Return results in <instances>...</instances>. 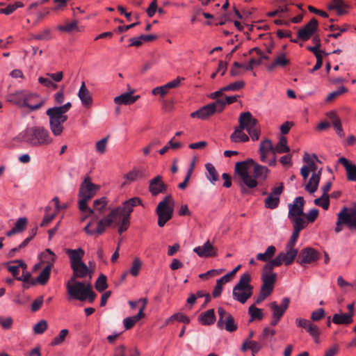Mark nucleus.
Wrapping results in <instances>:
<instances>
[{
	"label": "nucleus",
	"mask_w": 356,
	"mask_h": 356,
	"mask_svg": "<svg viewBox=\"0 0 356 356\" xmlns=\"http://www.w3.org/2000/svg\"><path fill=\"white\" fill-rule=\"evenodd\" d=\"M65 254L70 259V268L72 270V275L66 284L67 292L71 298L80 301L88 300L90 303L94 302L96 293L92 289L90 282H78L76 279L85 278L89 275L91 278V270L83 261L85 251L79 248L77 249H65Z\"/></svg>",
	"instance_id": "1"
},
{
	"label": "nucleus",
	"mask_w": 356,
	"mask_h": 356,
	"mask_svg": "<svg viewBox=\"0 0 356 356\" xmlns=\"http://www.w3.org/2000/svg\"><path fill=\"white\" fill-rule=\"evenodd\" d=\"M239 125L236 127L230 136V140L234 143L258 140L261 134L259 121L253 118L249 111L241 113L238 118Z\"/></svg>",
	"instance_id": "2"
},
{
	"label": "nucleus",
	"mask_w": 356,
	"mask_h": 356,
	"mask_svg": "<svg viewBox=\"0 0 356 356\" xmlns=\"http://www.w3.org/2000/svg\"><path fill=\"white\" fill-rule=\"evenodd\" d=\"M18 139L31 147H47L54 142L49 131L42 126H33L18 135Z\"/></svg>",
	"instance_id": "3"
},
{
	"label": "nucleus",
	"mask_w": 356,
	"mask_h": 356,
	"mask_svg": "<svg viewBox=\"0 0 356 356\" xmlns=\"http://www.w3.org/2000/svg\"><path fill=\"white\" fill-rule=\"evenodd\" d=\"M142 204V200L140 197H134L124 201L122 206L111 210L112 216H115L116 218L119 220V222L117 223L118 225V232L119 234H122L129 229L131 214L134 211V207Z\"/></svg>",
	"instance_id": "4"
},
{
	"label": "nucleus",
	"mask_w": 356,
	"mask_h": 356,
	"mask_svg": "<svg viewBox=\"0 0 356 356\" xmlns=\"http://www.w3.org/2000/svg\"><path fill=\"white\" fill-rule=\"evenodd\" d=\"M72 107L67 102L63 106H54L47 110L46 114L49 120V129L54 136H60L64 130L63 124L67 120V112Z\"/></svg>",
	"instance_id": "5"
},
{
	"label": "nucleus",
	"mask_w": 356,
	"mask_h": 356,
	"mask_svg": "<svg viewBox=\"0 0 356 356\" xmlns=\"http://www.w3.org/2000/svg\"><path fill=\"white\" fill-rule=\"evenodd\" d=\"M100 188L97 184L91 181L90 177H86L81 184L79 191V209L81 212H87L86 218L92 215L94 210L88 207V202L91 200Z\"/></svg>",
	"instance_id": "6"
},
{
	"label": "nucleus",
	"mask_w": 356,
	"mask_h": 356,
	"mask_svg": "<svg viewBox=\"0 0 356 356\" xmlns=\"http://www.w3.org/2000/svg\"><path fill=\"white\" fill-rule=\"evenodd\" d=\"M251 275L249 273H243L238 282L234 286L232 291L233 299L241 304H245L251 298L253 293V286L250 284Z\"/></svg>",
	"instance_id": "7"
},
{
	"label": "nucleus",
	"mask_w": 356,
	"mask_h": 356,
	"mask_svg": "<svg viewBox=\"0 0 356 356\" xmlns=\"http://www.w3.org/2000/svg\"><path fill=\"white\" fill-rule=\"evenodd\" d=\"M343 225H346L350 231H356V207L350 209L343 207L338 213L334 232H341Z\"/></svg>",
	"instance_id": "8"
},
{
	"label": "nucleus",
	"mask_w": 356,
	"mask_h": 356,
	"mask_svg": "<svg viewBox=\"0 0 356 356\" xmlns=\"http://www.w3.org/2000/svg\"><path fill=\"white\" fill-rule=\"evenodd\" d=\"M174 200L170 195L165 196L156 209L158 216V225L163 227L173 216Z\"/></svg>",
	"instance_id": "9"
},
{
	"label": "nucleus",
	"mask_w": 356,
	"mask_h": 356,
	"mask_svg": "<svg viewBox=\"0 0 356 356\" xmlns=\"http://www.w3.org/2000/svg\"><path fill=\"white\" fill-rule=\"evenodd\" d=\"M254 164L253 159H250L244 161L237 162L235 165V172L237 173L242 183L249 188H254L257 186L258 181L253 179L248 173V165Z\"/></svg>",
	"instance_id": "10"
},
{
	"label": "nucleus",
	"mask_w": 356,
	"mask_h": 356,
	"mask_svg": "<svg viewBox=\"0 0 356 356\" xmlns=\"http://www.w3.org/2000/svg\"><path fill=\"white\" fill-rule=\"evenodd\" d=\"M218 320L217 327L220 330H225L228 332H234L238 329V324L235 322L232 315L223 307L218 308Z\"/></svg>",
	"instance_id": "11"
},
{
	"label": "nucleus",
	"mask_w": 356,
	"mask_h": 356,
	"mask_svg": "<svg viewBox=\"0 0 356 356\" xmlns=\"http://www.w3.org/2000/svg\"><path fill=\"white\" fill-rule=\"evenodd\" d=\"M298 253V249H289L286 247L285 252H280L275 259L270 260L268 268L270 269L272 268L278 267L283 263L286 266H289L294 261Z\"/></svg>",
	"instance_id": "12"
},
{
	"label": "nucleus",
	"mask_w": 356,
	"mask_h": 356,
	"mask_svg": "<svg viewBox=\"0 0 356 356\" xmlns=\"http://www.w3.org/2000/svg\"><path fill=\"white\" fill-rule=\"evenodd\" d=\"M318 26V20L313 17L302 28L300 29L297 33L296 39H291V42L297 43L299 40L307 41L317 31Z\"/></svg>",
	"instance_id": "13"
},
{
	"label": "nucleus",
	"mask_w": 356,
	"mask_h": 356,
	"mask_svg": "<svg viewBox=\"0 0 356 356\" xmlns=\"http://www.w3.org/2000/svg\"><path fill=\"white\" fill-rule=\"evenodd\" d=\"M221 105L222 103L220 102H213L191 113V117L192 118H197L200 120H207L215 113H220V109L222 108Z\"/></svg>",
	"instance_id": "14"
},
{
	"label": "nucleus",
	"mask_w": 356,
	"mask_h": 356,
	"mask_svg": "<svg viewBox=\"0 0 356 356\" xmlns=\"http://www.w3.org/2000/svg\"><path fill=\"white\" fill-rule=\"evenodd\" d=\"M320 258V254L315 249L307 247L303 248L297 259V262L302 266H305V264H312L318 261Z\"/></svg>",
	"instance_id": "15"
},
{
	"label": "nucleus",
	"mask_w": 356,
	"mask_h": 356,
	"mask_svg": "<svg viewBox=\"0 0 356 356\" xmlns=\"http://www.w3.org/2000/svg\"><path fill=\"white\" fill-rule=\"evenodd\" d=\"M45 103V99L37 93L26 92L24 108H29V111L39 110Z\"/></svg>",
	"instance_id": "16"
},
{
	"label": "nucleus",
	"mask_w": 356,
	"mask_h": 356,
	"mask_svg": "<svg viewBox=\"0 0 356 356\" xmlns=\"http://www.w3.org/2000/svg\"><path fill=\"white\" fill-rule=\"evenodd\" d=\"M148 189L152 196H156L160 193H165L168 186L163 181L162 176L157 175L149 180Z\"/></svg>",
	"instance_id": "17"
},
{
	"label": "nucleus",
	"mask_w": 356,
	"mask_h": 356,
	"mask_svg": "<svg viewBox=\"0 0 356 356\" xmlns=\"http://www.w3.org/2000/svg\"><path fill=\"white\" fill-rule=\"evenodd\" d=\"M305 200L303 197L298 196L293 200V204H289V218L304 215Z\"/></svg>",
	"instance_id": "18"
},
{
	"label": "nucleus",
	"mask_w": 356,
	"mask_h": 356,
	"mask_svg": "<svg viewBox=\"0 0 356 356\" xmlns=\"http://www.w3.org/2000/svg\"><path fill=\"white\" fill-rule=\"evenodd\" d=\"M118 222L115 216H112V211H111L108 216L103 218L97 222V228L95 229V234L98 236L102 234L106 227H109L112 223H114L115 226H118V225H117Z\"/></svg>",
	"instance_id": "19"
},
{
	"label": "nucleus",
	"mask_w": 356,
	"mask_h": 356,
	"mask_svg": "<svg viewBox=\"0 0 356 356\" xmlns=\"http://www.w3.org/2000/svg\"><path fill=\"white\" fill-rule=\"evenodd\" d=\"M193 251L200 257H216L218 254L217 249L207 241L202 246L195 247Z\"/></svg>",
	"instance_id": "20"
},
{
	"label": "nucleus",
	"mask_w": 356,
	"mask_h": 356,
	"mask_svg": "<svg viewBox=\"0 0 356 356\" xmlns=\"http://www.w3.org/2000/svg\"><path fill=\"white\" fill-rule=\"evenodd\" d=\"M289 303L290 298L288 297H284L282 298L280 305H278L275 301L272 302L270 304V308L273 312L272 315L282 318L285 312L288 309Z\"/></svg>",
	"instance_id": "21"
},
{
	"label": "nucleus",
	"mask_w": 356,
	"mask_h": 356,
	"mask_svg": "<svg viewBox=\"0 0 356 356\" xmlns=\"http://www.w3.org/2000/svg\"><path fill=\"white\" fill-rule=\"evenodd\" d=\"M5 266L7 267L8 270L13 275V276L16 280L17 277H20L19 276L20 268L22 269V270H25L27 269L26 264L22 259H15L10 261L6 263Z\"/></svg>",
	"instance_id": "22"
},
{
	"label": "nucleus",
	"mask_w": 356,
	"mask_h": 356,
	"mask_svg": "<svg viewBox=\"0 0 356 356\" xmlns=\"http://www.w3.org/2000/svg\"><path fill=\"white\" fill-rule=\"evenodd\" d=\"M253 52H256L257 55L260 56V58L256 60L254 58H251L247 65H244V69L245 70H252L253 69V65H259L261 64L262 60H268L269 57L265 55L262 51L258 47L252 48L248 51L247 54H245L244 56H247L249 54H252Z\"/></svg>",
	"instance_id": "23"
},
{
	"label": "nucleus",
	"mask_w": 356,
	"mask_h": 356,
	"mask_svg": "<svg viewBox=\"0 0 356 356\" xmlns=\"http://www.w3.org/2000/svg\"><path fill=\"white\" fill-rule=\"evenodd\" d=\"M26 92L25 90H16L9 93L6 97V101L19 108H24Z\"/></svg>",
	"instance_id": "24"
},
{
	"label": "nucleus",
	"mask_w": 356,
	"mask_h": 356,
	"mask_svg": "<svg viewBox=\"0 0 356 356\" xmlns=\"http://www.w3.org/2000/svg\"><path fill=\"white\" fill-rule=\"evenodd\" d=\"M269 262L266 264L263 268L261 274L262 284L274 288V284L276 281L277 274L273 272L274 268H268V266Z\"/></svg>",
	"instance_id": "25"
},
{
	"label": "nucleus",
	"mask_w": 356,
	"mask_h": 356,
	"mask_svg": "<svg viewBox=\"0 0 356 356\" xmlns=\"http://www.w3.org/2000/svg\"><path fill=\"white\" fill-rule=\"evenodd\" d=\"M134 90L129 92H124L114 98L115 104L118 105H130L136 102L139 98V95H132Z\"/></svg>",
	"instance_id": "26"
},
{
	"label": "nucleus",
	"mask_w": 356,
	"mask_h": 356,
	"mask_svg": "<svg viewBox=\"0 0 356 356\" xmlns=\"http://www.w3.org/2000/svg\"><path fill=\"white\" fill-rule=\"evenodd\" d=\"M338 162L345 168L347 179L352 181H356V165L350 163L345 157L339 158Z\"/></svg>",
	"instance_id": "27"
},
{
	"label": "nucleus",
	"mask_w": 356,
	"mask_h": 356,
	"mask_svg": "<svg viewBox=\"0 0 356 356\" xmlns=\"http://www.w3.org/2000/svg\"><path fill=\"white\" fill-rule=\"evenodd\" d=\"M78 96L85 107H90L92 103V98L88 89L86 87L85 82H82L78 92Z\"/></svg>",
	"instance_id": "28"
},
{
	"label": "nucleus",
	"mask_w": 356,
	"mask_h": 356,
	"mask_svg": "<svg viewBox=\"0 0 356 356\" xmlns=\"http://www.w3.org/2000/svg\"><path fill=\"white\" fill-rule=\"evenodd\" d=\"M216 320L215 312L213 309L201 313L198 316V321L202 325H211L215 323Z\"/></svg>",
	"instance_id": "29"
},
{
	"label": "nucleus",
	"mask_w": 356,
	"mask_h": 356,
	"mask_svg": "<svg viewBox=\"0 0 356 356\" xmlns=\"http://www.w3.org/2000/svg\"><path fill=\"white\" fill-rule=\"evenodd\" d=\"M321 169H320L317 172H314L312 173L308 183L305 186V190L307 192L309 193H314L318 189V184L321 179Z\"/></svg>",
	"instance_id": "30"
},
{
	"label": "nucleus",
	"mask_w": 356,
	"mask_h": 356,
	"mask_svg": "<svg viewBox=\"0 0 356 356\" xmlns=\"http://www.w3.org/2000/svg\"><path fill=\"white\" fill-rule=\"evenodd\" d=\"M253 179L265 181L267 178L269 170L267 167L254 163Z\"/></svg>",
	"instance_id": "31"
},
{
	"label": "nucleus",
	"mask_w": 356,
	"mask_h": 356,
	"mask_svg": "<svg viewBox=\"0 0 356 356\" xmlns=\"http://www.w3.org/2000/svg\"><path fill=\"white\" fill-rule=\"evenodd\" d=\"M354 314H335L332 317V322L337 325H348L353 322Z\"/></svg>",
	"instance_id": "32"
},
{
	"label": "nucleus",
	"mask_w": 356,
	"mask_h": 356,
	"mask_svg": "<svg viewBox=\"0 0 356 356\" xmlns=\"http://www.w3.org/2000/svg\"><path fill=\"white\" fill-rule=\"evenodd\" d=\"M51 266H46L44 269L40 272L39 275L37 277L36 280L31 281V284L34 285L36 283H39L41 285H45L50 277L51 274Z\"/></svg>",
	"instance_id": "33"
},
{
	"label": "nucleus",
	"mask_w": 356,
	"mask_h": 356,
	"mask_svg": "<svg viewBox=\"0 0 356 356\" xmlns=\"http://www.w3.org/2000/svg\"><path fill=\"white\" fill-rule=\"evenodd\" d=\"M348 8V5L342 0H334L332 3L328 6V9L335 10L338 15H343L347 13Z\"/></svg>",
	"instance_id": "34"
},
{
	"label": "nucleus",
	"mask_w": 356,
	"mask_h": 356,
	"mask_svg": "<svg viewBox=\"0 0 356 356\" xmlns=\"http://www.w3.org/2000/svg\"><path fill=\"white\" fill-rule=\"evenodd\" d=\"M42 259V263H46L47 266H50L52 268L54 264L56 259V255L49 248L41 254Z\"/></svg>",
	"instance_id": "35"
},
{
	"label": "nucleus",
	"mask_w": 356,
	"mask_h": 356,
	"mask_svg": "<svg viewBox=\"0 0 356 356\" xmlns=\"http://www.w3.org/2000/svg\"><path fill=\"white\" fill-rule=\"evenodd\" d=\"M290 151L289 147L287 145V139L284 136H281L280 138L279 142L274 147V155L277 153L282 154V153H288Z\"/></svg>",
	"instance_id": "36"
},
{
	"label": "nucleus",
	"mask_w": 356,
	"mask_h": 356,
	"mask_svg": "<svg viewBox=\"0 0 356 356\" xmlns=\"http://www.w3.org/2000/svg\"><path fill=\"white\" fill-rule=\"evenodd\" d=\"M276 252V248L274 245H270L264 253H258L256 256L257 259L262 261H267L273 257Z\"/></svg>",
	"instance_id": "37"
},
{
	"label": "nucleus",
	"mask_w": 356,
	"mask_h": 356,
	"mask_svg": "<svg viewBox=\"0 0 356 356\" xmlns=\"http://www.w3.org/2000/svg\"><path fill=\"white\" fill-rule=\"evenodd\" d=\"M290 220L293 222V227L294 230L300 232L307 225V222L302 218V216H294L290 218Z\"/></svg>",
	"instance_id": "38"
},
{
	"label": "nucleus",
	"mask_w": 356,
	"mask_h": 356,
	"mask_svg": "<svg viewBox=\"0 0 356 356\" xmlns=\"http://www.w3.org/2000/svg\"><path fill=\"white\" fill-rule=\"evenodd\" d=\"M248 314L250 316V322L254 320H261L264 318L262 309L257 308L254 305L250 306L248 308Z\"/></svg>",
	"instance_id": "39"
},
{
	"label": "nucleus",
	"mask_w": 356,
	"mask_h": 356,
	"mask_svg": "<svg viewBox=\"0 0 356 356\" xmlns=\"http://www.w3.org/2000/svg\"><path fill=\"white\" fill-rule=\"evenodd\" d=\"M141 318H143L141 317L140 313H138L135 316L127 317V318H124L123 324H124V329L126 330H129L131 329L134 326V325L138 321H139Z\"/></svg>",
	"instance_id": "40"
},
{
	"label": "nucleus",
	"mask_w": 356,
	"mask_h": 356,
	"mask_svg": "<svg viewBox=\"0 0 356 356\" xmlns=\"http://www.w3.org/2000/svg\"><path fill=\"white\" fill-rule=\"evenodd\" d=\"M275 334V330L274 329L270 328L269 327H266L264 328L261 334L259 337V340L263 343L266 344V343L268 341H270V338L273 337Z\"/></svg>",
	"instance_id": "41"
},
{
	"label": "nucleus",
	"mask_w": 356,
	"mask_h": 356,
	"mask_svg": "<svg viewBox=\"0 0 356 356\" xmlns=\"http://www.w3.org/2000/svg\"><path fill=\"white\" fill-rule=\"evenodd\" d=\"M68 334L69 330L67 329L61 330L58 334L51 341L50 345L51 346H56L62 344L65 341Z\"/></svg>",
	"instance_id": "42"
},
{
	"label": "nucleus",
	"mask_w": 356,
	"mask_h": 356,
	"mask_svg": "<svg viewBox=\"0 0 356 356\" xmlns=\"http://www.w3.org/2000/svg\"><path fill=\"white\" fill-rule=\"evenodd\" d=\"M107 204H108V200H107L106 197H102L101 198L96 199L93 202L94 209H92L94 210V212L96 211H99L100 213H102L105 211L106 207L107 206Z\"/></svg>",
	"instance_id": "43"
},
{
	"label": "nucleus",
	"mask_w": 356,
	"mask_h": 356,
	"mask_svg": "<svg viewBox=\"0 0 356 356\" xmlns=\"http://www.w3.org/2000/svg\"><path fill=\"white\" fill-rule=\"evenodd\" d=\"M280 202V197L268 194L264 200V205L267 209H275L279 206Z\"/></svg>",
	"instance_id": "44"
},
{
	"label": "nucleus",
	"mask_w": 356,
	"mask_h": 356,
	"mask_svg": "<svg viewBox=\"0 0 356 356\" xmlns=\"http://www.w3.org/2000/svg\"><path fill=\"white\" fill-rule=\"evenodd\" d=\"M173 321L182 322L185 324H188L191 321L190 318L186 314L179 312L174 314L170 318H168L165 321V324L168 325Z\"/></svg>",
	"instance_id": "45"
},
{
	"label": "nucleus",
	"mask_w": 356,
	"mask_h": 356,
	"mask_svg": "<svg viewBox=\"0 0 356 356\" xmlns=\"http://www.w3.org/2000/svg\"><path fill=\"white\" fill-rule=\"evenodd\" d=\"M31 38L36 40H49L51 38V30L46 28L38 34L31 35Z\"/></svg>",
	"instance_id": "46"
},
{
	"label": "nucleus",
	"mask_w": 356,
	"mask_h": 356,
	"mask_svg": "<svg viewBox=\"0 0 356 356\" xmlns=\"http://www.w3.org/2000/svg\"><path fill=\"white\" fill-rule=\"evenodd\" d=\"M108 287L107 278L104 274H100L95 282V288L99 292H102Z\"/></svg>",
	"instance_id": "47"
},
{
	"label": "nucleus",
	"mask_w": 356,
	"mask_h": 356,
	"mask_svg": "<svg viewBox=\"0 0 356 356\" xmlns=\"http://www.w3.org/2000/svg\"><path fill=\"white\" fill-rule=\"evenodd\" d=\"M144 177L143 172L140 170L133 169L131 171H129L128 173L124 175V179L128 180L129 181H134L137 179H141Z\"/></svg>",
	"instance_id": "48"
},
{
	"label": "nucleus",
	"mask_w": 356,
	"mask_h": 356,
	"mask_svg": "<svg viewBox=\"0 0 356 356\" xmlns=\"http://www.w3.org/2000/svg\"><path fill=\"white\" fill-rule=\"evenodd\" d=\"M24 4L20 1H17L13 4H9L5 8H0V13L8 15L13 13L17 8H22Z\"/></svg>",
	"instance_id": "49"
},
{
	"label": "nucleus",
	"mask_w": 356,
	"mask_h": 356,
	"mask_svg": "<svg viewBox=\"0 0 356 356\" xmlns=\"http://www.w3.org/2000/svg\"><path fill=\"white\" fill-rule=\"evenodd\" d=\"M245 83L243 81H238L234 83H231L229 85L222 87V90L226 91H236L244 88Z\"/></svg>",
	"instance_id": "50"
},
{
	"label": "nucleus",
	"mask_w": 356,
	"mask_h": 356,
	"mask_svg": "<svg viewBox=\"0 0 356 356\" xmlns=\"http://www.w3.org/2000/svg\"><path fill=\"white\" fill-rule=\"evenodd\" d=\"M314 204L321 207L325 210H327L330 207V196L322 195L319 198L314 200Z\"/></svg>",
	"instance_id": "51"
},
{
	"label": "nucleus",
	"mask_w": 356,
	"mask_h": 356,
	"mask_svg": "<svg viewBox=\"0 0 356 356\" xmlns=\"http://www.w3.org/2000/svg\"><path fill=\"white\" fill-rule=\"evenodd\" d=\"M205 168L209 173L207 176L208 179L211 182L216 181L218 179V175L215 167L211 163H208L205 165Z\"/></svg>",
	"instance_id": "52"
},
{
	"label": "nucleus",
	"mask_w": 356,
	"mask_h": 356,
	"mask_svg": "<svg viewBox=\"0 0 356 356\" xmlns=\"http://www.w3.org/2000/svg\"><path fill=\"white\" fill-rule=\"evenodd\" d=\"M259 152L268 154L271 152L274 155V147L270 140L266 139L261 142L259 145Z\"/></svg>",
	"instance_id": "53"
},
{
	"label": "nucleus",
	"mask_w": 356,
	"mask_h": 356,
	"mask_svg": "<svg viewBox=\"0 0 356 356\" xmlns=\"http://www.w3.org/2000/svg\"><path fill=\"white\" fill-rule=\"evenodd\" d=\"M47 321L46 320H41L34 325L33 331L35 334H42L47 330Z\"/></svg>",
	"instance_id": "54"
},
{
	"label": "nucleus",
	"mask_w": 356,
	"mask_h": 356,
	"mask_svg": "<svg viewBox=\"0 0 356 356\" xmlns=\"http://www.w3.org/2000/svg\"><path fill=\"white\" fill-rule=\"evenodd\" d=\"M238 97V95L226 96L225 99H219L216 100L215 102H220V103H222V108L220 109V112H222L227 104H232L236 102Z\"/></svg>",
	"instance_id": "55"
},
{
	"label": "nucleus",
	"mask_w": 356,
	"mask_h": 356,
	"mask_svg": "<svg viewBox=\"0 0 356 356\" xmlns=\"http://www.w3.org/2000/svg\"><path fill=\"white\" fill-rule=\"evenodd\" d=\"M141 266H142V262H141L140 259L138 257L135 258L132 262V266L130 269V273L133 276L136 277L139 273Z\"/></svg>",
	"instance_id": "56"
},
{
	"label": "nucleus",
	"mask_w": 356,
	"mask_h": 356,
	"mask_svg": "<svg viewBox=\"0 0 356 356\" xmlns=\"http://www.w3.org/2000/svg\"><path fill=\"white\" fill-rule=\"evenodd\" d=\"M26 225L27 219L24 217H22L17 220L13 228L17 233H21L26 229Z\"/></svg>",
	"instance_id": "57"
},
{
	"label": "nucleus",
	"mask_w": 356,
	"mask_h": 356,
	"mask_svg": "<svg viewBox=\"0 0 356 356\" xmlns=\"http://www.w3.org/2000/svg\"><path fill=\"white\" fill-rule=\"evenodd\" d=\"M347 92H348L347 88H346L344 86H340L337 90L330 92L327 95V97L326 98V101L327 102H331L334 99L337 97L338 96H339V95H342L343 93H346Z\"/></svg>",
	"instance_id": "58"
},
{
	"label": "nucleus",
	"mask_w": 356,
	"mask_h": 356,
	"mask_svg": "<svg viewBox=\"0 0 356 356\" xmlns=\"http://www.w3.org/2000/svg\"><path fill=\"white\" fill-rule=\"evenodd\" d=\"M108 139V136H106L96 143L95 147L97 152L100 154H104L106 152Z\"/></svg>",
	"instance_id": "59"
},
{
	"label": "nucleus",
	"mask_w": 356,
	"mask_h": 356,
	"mask_svg": "<svg viewBox=\"0 0 356 356\" xmlns=\"http://www.w3.org/2000/svg\"><path fill=\"white\" fill-rule=\"evenodd\" d=\"M305 330L314 338H318L320 335L318 327L312 322L309 323V325Z\"/></svg>",
	"instance_id": "60"
},
{
	"label": "nucleus",
	"mask_w": 356,
	"mask_h": 356,
	"mask_svg": "<svg viewBox=\"0 0 356 356\" xmlns=\"http://www.w3.org/2000/svg\"><path fill=\"white\" fill-rule=\"evenodd\" d=\"M305 330L314 338H318L320 335L318 327L312 322L309 323V325Z\"/></svg>",
	"instance_id": "61"
},
{
	"label": "nucleus",
	"mask_w": 356,
	"mask_h": 356,
	"mask_svg": "<svg viewBox=\"0 0 356 356\" xmlns=\"http://www.w3.org/2000/svg\"><path fill=\"white\" fill-rule=\"evenodd\" d=\"M184 80V77L178 76L175 79L168 82L165 84V88H166L167 91L172 88H178L180 85L182 81Z\"/></svg>",
	"instance_id": "62"
},
{
	"label": "nucleus",
	"mask_w": 356,
	"mask_h": 356,
	"mask_svg": "<svg viewBox=\"0 0 356 356\" xmlns=\"http://www.w3.org/2000/svg\"><path fill=\"white\" fill-rule=\"evenodd\" d=\"M303 160L305 163H307V169L309 172L312 171L313 172H316L317 166L314 161L310 158L309 154L307 153L305 154Z\"/></svg>",
	"instance_id": "63"
},
{
	"label": "nucleus",
	"mask_w": 356,
	"mask_h": 356,
	"mask_svg": "<svg viewBox=\"0 0 356 356\" xmlns=\"http://www.w3.org/2000/svg\"><path fill=\"white\" fill-rule=\"evenodd\" d=\"M137 353H134L131 350L126 351L123 346L118 347L115 351V356H137Z\"/></svg>",
	"instance_id": "64"
}]
</instances>
